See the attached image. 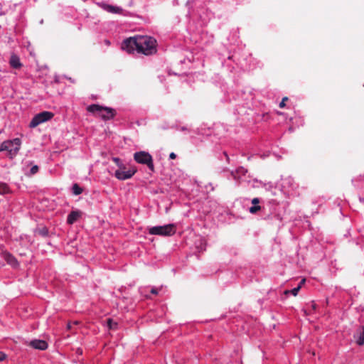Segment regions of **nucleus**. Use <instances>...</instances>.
Segmentation results:
<instances>
[{
  "label": "nucleus",
  "instance_id": "obj_1",
  "mask_svg": "<svg viewBox=\"0 0 364 364\" xmlns=\"http://www.w3.org/2000/svg\"><path fill=\"white\" fill-rule=\"evenodd\" d=\"M157 42L156 39L148 36H135L125 39L122 43V49L129 53L136 50L146 55L156 53Z\"/></svg>",
  "mask_w": 364,
  "mask_h": 364
},
{
  "label": "nucleus",
  "instance_id": "obj_2",
  "mask_svg": "<svg viewBox=\"0 0 364 364\" xmlns=\"http://www.w3.org/2000/svg\"><path fill=\"white\" fill-rule=\"evenodd\" d=\"M87 110L89 112L93 113V114H98V116L102 118L104 120H109L110 119H112L117 114L115 109L107 107H103L99 105H91L87 107Z\"/></svg>",
  "mask_w": 364,
  "mask_h": 364
},
{
  "label": "nucleus",
  "instance_id": "obj_3",
  "mask_svg": "<svg viewBox=\"0 0 364 364\" xmlns=\"http://www.w3.org/2000/svg\"><path fill=\"white\" fill-rule=\"evenodd\" d=\"M114 161L119 166V169L115 171L114 176L119 180H127L131 178L132 176L136 172V169L134 167L127 168L122 164H119V159L114 158Z\"/></svg>",
  "mask_w": 364,
  "mask_h": 364
},
{
  "label": "nucleus",
  "instance_id": "obj_4",
  "mask_svg": "<svg viewBox=\"0 0 364 364\" xmlns=\"http://www.w3.org/2000/svg\"><path fill=\"white\" fill-rule=\"evenodd\" d=\"M21 147V140L16 138L13 140L4 141L0 146V151H6L11 158L15 156Z\"/></svg>",
  "mask_w": 364,
  "mask_h": 364
},
{
  "label": "nucleus",
  "instance_id": "obj_5",
  "mask_svg": "<svg viewBox=\"0 0 364 364\" xmlns=\"http://www.w3.org/2000/svg\"><path fill=\"white\" fill-rule=\"evenodd\" d=\"M151 235L161 236H171L176 233V226L173 224H168L163 226H154L149 229Z\"/></svg>",
  "mask_w": 364,
  "mask_h": 364
},
{
  "label": "nucleus",
  "instance_id": "obj_6",
  "mask_svg": "<svg viewBox=\"0 0 364 364\" xmlns=\"http://www.w3.org/2000/svg\"><path fill=\"white\" fill-rule=\"evenodd\" d=\"M134 160L141 164H146L152 172L154 171V165L151 154L146 151H139L134 154Z\"/></svg>",
  "mask_w": 364,
  "mask_h": 364
},
{
  "label": "nucleus",
  "instance_id": "obj_7",
  "mask_svg": "<svg viewBox=\"0 0 364 364\" xmlns=\"http://www.w3.org/2000/svg\"><path fill=\"white\" fill-rule=\"evenodd\" d=\"M54 116V114L50 112L44 111L40 112L34 116L32 120L30 122V127L34 128L39 125L41 123L47 122L52 119Z\"/></svg>",
  "mask_w": 364,
  "mask_h": 364
},
{
  "label": "nucleus",
  "instance_id": "obj_8",
  "mask_svg": "<svg viewBox=\"0 0 364 364\" xmlns=\"http://www.w3.org/2000/svg\"><path fill=\"white\" fill-rule=\"evenodd\" d=\"M29 346L35 349L44 350L48 348V343L43 340H33L29 343Z\"/></svg>",
  "mask_w": 364,
  "mask_h": 364
},
{
  "label": "nucleus",
  "instance_id": "obj_9",
  "mask_svg": "<svg viewBox=\"0 0 364 364\" xmlns=\"http://www.w3.org/2000/svg\"><path fill=\"white\" fill-rule=\"evenodd\" d=\"M82 216V212L80 210L71 211L67 218V223L70 225L75 223Z\"/></svg>",
  "mask_w": 364,
  "mask_h": 364
},
{
  "label": "nucleus",
  "instance_id": "obj_10",
  "mask_svg": "<svg viewBox=\"0 0 364 364\" xmlns=\"http://www.w3.org/2000/svg\"><path fill=\"white\" fill-rule=\"evenodd\" d=\"M4 259L9 264L12 266L13 267H16L18 265L17 259L10 253H5L4 255Z\"/></svg>",
  "mask_w": 364,
  "mask_h": 364
},
{
  "label": "nucleus",
  "instance_id": "obj_11",
  "mask_svg": "<svg viewBox=\"0 0 364 364\" xmlns=\"http://www.w3.org/2000/svg\"><path fill=\"white\" fill-rule=\"evenodd\" d=\"M9 63L11 66L14 68H20L22 65L20 63L19 58L14 54L11 56Z\"/></svg>",
  "mask_w": 364,
  "mask_h": 364
},
{
  "label": "nucleus",
  "instance_id": "obj_12",
  "mask_svg": "<svg viewBox=\"0 0 364 364\" xmlns=\"http://www.w3.org/2000/svg\"><path fill=\"white\" fill-rule=\"evenodd\" d=\"M357 343L359 346L364 344V327L360 326L357 331Z\"/></svg>",
  "mask_w": 364,
  "mask_h": 364
},
{
  "label": "nucleus",
  "instance_id": "obj_13",
  "mask_svg": "<svg viewBox=\"0 0 364 364\" xmlns=\"http://www.w3.org/2000/svg\"><path fill=\"white\" fill-rule=\"evenodd\" d=\"M105 9L108 12L117 14L119 13L122 9L119 7L113 6L111 5H105L104 6Z\"/></svg>",
  "mask_w": 364,
  "mask_h": 364
},
{
  "label": "nucleus",
  "instance_id": "obj_14",
  "mask_svg": "<svg viewBox=\"0 0 364 364\" xmlns=\"http://www.w3.org/2000/svg\"><path fill=\"white\" fill-rule=\"evenodd\" d=\"M107 326L111 330H115L117 328V323L114 321L112 318H108L107 320Z\"/></svg>",
  "mask_w": 364,
  "mask_h": 364
},
{
  "label": "nucleus",
  "instance_id": "obj_15",
  "mask_svg": "<svg viewBox=\"0 0 364 364\" xmlns=\"http://www.w3.org/2000/svg\"><path fill=\"white\" fill-rule=\"evenodd\" d=\"M82 189L77 184V183H75L73 186V193L77 196V195H80V193H82Z\"/></svg>",
  "mask_w": 364,
  "mask_h": 364
},
{
  "label": "nucleus",
  "instance_id": "obj_16",
  "mask_svg": "<svg viewBox=\"0 0 364 364\" xmlns=\"http://www.w3.org/2000/svg\"><path fill=\"white\" fill-rule=\"evenodd\" d=\"M9 191V188L6 183H0V194H5V193H8Z\"/></svg>",
  "mask_w": 364,
  "mask_h": 364
},
{
  "label": "nucleus",
  "instance_id": "obj_17",
  "mask_svg": "<svg viewBox=\"0 0 364 364\" xmlns=\"http://www.w3.org/2000/svg\"><path fill=\"white\" fill-rule=\"evenodd\" d=\"M299 290H300V287H296L294 288L293 289H291V291H289V290H286V291H284V293H285L286 294H288L291 293V294H292L294 296H296V295L298 294V293H299Z\"/></svg>",
  "mask_w": 364,
  "mask_h": 364
},
{
  "label": "nucleus",
  "instance_id": "obj_18",
  "mask_svg": "<svg viewBox=\"0 0 364 364\" xmlns=\"http://www.w3.org/2000/svg\"><path fill=\"white\" fill-rule=\"evenodd\" d=\"M261 209V207L259 205H253L250 208V212L252 214L256 213L257 211H259Z\"/></svg>",
  "mask_w": 364,
  "mask_h": 364
},
{
  "label": "nucleus",
  "instance_id": "obj_19",
  "mask_svg": "<svg viewBox=\"0 0 364 364\" xmlns=\"http://www.w3.org/2000/svg\"><path fill=\"white\" fill-rule=\"evenodd\" d=\"M288 100L287 97H284L282 98V102L279 103V107L284 108L285 107V102Z\"/></svg>",
  "mask_w": 364,
  "mask_h": 364
},
{
  "label": "nucleus",
  "instance_id": "obj_20",
  "mask_svg": "<svg viewBox=\"0 0 364 364\" xmlns=\"http://www.w3.org/2000/svg\"><path fill=\"white\" fill-rule=\"evenodd\" d=\"M38 171V166L35 165L31 168V173L32 175L36 173Z\"/></svg>",
  "mask_w": 364,
  "mask_h": 364
},
{
  "label": "nucleus",
  "instance_id": "obj_21",
  "mask_svg": "<svg viewBox=\"0 0 364 364\" xmlns=\"http://www.w3.org/2000/svg\"><path fill=\"white\" fill-rule=\"evenodd\" d=\"M259 199L258 198H255L252 200V203L253 205H258L257 204H259Z\"/></svg>",
  "mask_w": 364,
  "mask_h": 364
},
{
  "label": "nucleus",
  "instance_id": "obj_22",
  "mask_svg": "<svg viewBox=\"0 0 364 364\" xmlns=\"http://www.w3.org/2000/svg\"><path fill=\"white\" fill-rule=\"evenodd\" d=\"M6 358V355L3 352H0V361L4 360Z\"/></svg>",
  "mask_w": 364,
  "mask_h": 364
},
{
  "label": "nucleus",
  "instance_id": "obj_23",
  "mask_svg": "<svg viewBox=\"0 0 364 364\" xmlns=\"http://www.w3.org/2000/svg\"><path fill=\"white\" fill-rule=\"evenodd\" d=\"M169 158H170L171 159H175L176 158V154H175V153H173V152H171V153L170 154V155H169Z\"/></svg>",
  "mask_w": 364,
  "mask_h": 364
},
{
  "label": "nucleus",
  "instance_id": "obj_24",
  "mask_svg": "<svg viewBox=\"0 0 364 364\" xmlns=\"http://www.w3.org/2000/svg\"><path fill=\"white\" fill-rule=\"evenodd\" d=\"M151 293L153 294H158V289L156 288H152L151 290Z\"/></svg>",
  "mask_w": 364,
  "mask_h": 364
},
{
  "label": "nucleus",
  "instance_id": "obj_25",
  "mask_svg": "<svg viewBox=\"0 0 364 364\" xmlns=\"http://www.w3.org/2000/svg\"><path fill=\"white\" fill-rule=\"evenodd\" d=\"M305 282H306L305 279H301V282H299L298 287H300V289H301V286L305 283Z\"/></svg>",
  "mask_w": 364,
  "mask_h": 364
},
{
  "label": "nucleus",
  "instance_id": "obj_26",
  "mask_svg": "<svg viewBox=\"0 0 364 364\" xmlns=\"http://www.w3.org/2000/svg\"><path fill=\"white\" fill-rule=\"evenodd\" d=\"M237 172L245 173V172H246V171L244 169V168L241 167V168H238Z\"/></svg>",
  "mask_w": 364,
  "mask_h": 364
},
{
  "label": "nucleus",
  "instance_id": "obj_27",
  "mask_svg": "<svg viewBox=\"0 0 364 364\" xmlns=\"http://www.w3.org/2000/svg\"><path fill=\"white\" fill-rule=\"evenodd\" d=\"M72 325H73V323H71L70 322L68 323V324H67V329L68 330H71L72 329Z\"/></svg>",
  "mask_w": 364,
  "mask_h": 364
},
{
  "label": "nucleus",
  "instance_id": "obj_28",
  "mask_svg": "<svg viewBox=\"0 0 364 364\" xmlns=\"http://www.w3.org/2000/svg\"><path fill=\"white\" fill-rule=\"evenodd\" d=\"M311 308L313 310H315L316 308V304L314 301H311Z\"/></svg>",
  "mask_w": 364,
  "mask_h": 364
},
{
  "label": "nucleus",
  "instance_id": "obj_29",
  "mask_svg": "<svg viewBox=\"0 0 364 364\" xmlns=\"http://www.w3.org/2000/svg\"><path fill=\"white\" fill-rule=\"evenodd\" d=\"M223 154L225 155V157H226L227 160H229L228 155L225 151L223 153Z\"/></svg>",
  "mask_w": 364,
  "mask_h": 364
},
{
  "label": "nucleus",
  "instance_id": "obj_30",
  "mask_svg": "<svg viewBox=\"0 0 364 364\" xmlns=\"http://www.w3.org/2000/svg\"><path fill=\"white\" fill-rule=\"evenodd\" d=\"M80 322L78 321H75L73 323V325H78Z\"/></svg>",
  "mask_w": 364,
  "mask_h": 364
}]
</instances>
